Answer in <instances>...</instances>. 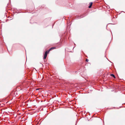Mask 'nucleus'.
I'll use <instances>...</instances> for the list:
<instances>
[{"label": "nucleus", "mask_w": 125, "mask_h": 125, "mask_svg": "<svg viewBox=\"0 0 125 125\" xmlns=\"http://www.w3.org/2000/svg\"><path fill=\"white\" fill-rule=\"evenodd\" d=\"M55 49H56V48L55 47H52L48 51H47L46 52H45L44 54L43 59H46L47 56V54L49 53V52L50 51L52 50Z\"/></svg>", "instance_id": "obj_1"}, {"label": "nucleus", "mask_w": 125, "mask_h": 125, "mask_svg": "<svg viewBox=\"0 0 125 125\" xmlns=\"http://www.w3.org/2000/svg\"><path fill=\"white\" fill-rule=\"evenodd\" d=\"M92 4H93L92 2H90V5L88 7L89 8H91V7L92 6Z\"/></svg>", "instance_id": "obj_2"}, {"label": "nucleus", "mask_w": 125, "mask_h": 125, "mask_svg": "<svg viewBox=\"0 0 125 125\" xmlns=\"http://www.w3.org/2000/svg\"><path fill=\"white\" fill-rule=\"evenodd\" d=\"M111 76L114 77V78H115V75L113 74H111Z\"/></svg>", "instance_id": "obj_3"}, {"label": "nucleus", "mask_w": 125, "mask_h": 125, "mask_svg": "<svg viewBox=\"0 0 125 125\" xmlns=\"http://www.w3.org/2000/svg\"><path fill=\"white\" fill-rule=\"evenodd\" d=\"M86 61L87 62H88L89 61V60L87 59H86Z\"/></svg>", "instance_id": "obj_4"}]
</instances>
